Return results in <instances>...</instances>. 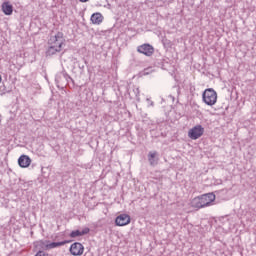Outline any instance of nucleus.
I'll list each match as a JSON object with an SVG mask.
<instances>
[{"instance_id": "nucleus-12", "label": "nucleus", "mask_w": 256, "mask_h": 256, "mask_svg": "<svg viewBox=\"0 0 256 256\" xmlns=\"http://www.w3.org/2000/svg\"><path fill=\"white\" fill-rule=\"evenodd\" d=\"M90 21L93 25H101L103 23V14L96 12L91 15Z\"/></svg>"}, {"instance_id": "nucleus-7", "label": "nucleus", "mask_w": 256, "mask_h": 256, "mask_svg": "<svg viewBox=\"0 0 256 256\" xmlns=\"http://www.w3.org/2000/svg\"><path fill=\"white\" fill-rule=\"evenodd\" d=\"M69 251L73 256H81L85 252V246L79 242H74L71 244Z\"/></svg>"}, {"instance_id": "nucleus-21", "label": "nucleus", "mask_w": 256, "mask_h": 256, "mask_svg": "<svg viewBox=\"0 0 256 256\" xmlns=\"http://www.w3.org/2000/svg\"><path fill=\"white\" fill-rule=\"evenodd\" d=\"M1 81H2V78H1V75H0V83H1Z\"/></svg>"}, {"instance_id": "nucleus-5", "label": "nucleus", "mask_w": 256, "mask_h": 256, "mask_svg": "<svg viewBox=\"0 0 256 256\" xmlns=\"http://www.w3.org/2000/svg\"><path fill=\"white\" fill-rule=\"evenodd\" d=\"M55 81L57 85H67L69 81H73V78L67 72L62 71L56 74Z\"/></svg>"}, {"instance_id": "nucleus-16", "label": "nucleus", "mask_w": 256, "mask_h": 256, "mask_svg": "<svg viewBox=\"0 0 256 256\" xmlns=\"http://www.w3.org/2000/svg\"><path fill=\"white\" fill-rule=\"evenodd\" d=\"M11 90L5 86V84L0 86V95H5L7 93H10Z\"/></svg>"}, {"instance_id": "nucleus-1", "label": "nucleus", "mask_w": 256, "mask_h": 256, "mask_svg": "<svg viewBox=\"0 0 256 256\" xmlns=\"http://www.w3.org/2000/svg\"><path fill=\"white\" fill-rule=\"evenodd\" d=\"M64 45L65 38H63V32H57L54 36H51L48 40V49L46 50L47 57L61 53Z\"/></svg>"}, {"instance_id": "nucleus-10", "label": "nucleus", "mask_w": 256, "mask_h": 256, "mask_svg": "<svg viewBox=\"0 0 256 256\" xmlns=\"http://www.w3.org/2000/svg\"><path fill=\"white\" fill-rule=\"evenodd\" d=\"M34 247L38 251H49V240H37L34 242Z\"/></svg>"}, {"instance_id": "nucleus-14", "label": "nucleus", "mask_w": 256, "mask_h": 256, "mask_svg": "<svg viewBox=\"0 0 256 256\" xmlns=\"http://www.w3.org/2000/svg\"><path fill=\"white\" fill-rule=\"evenodd\" d=\"M67 243H71V240H64V241H61V242H51V241H49L48 251H51V249H57V247H63V245H67Z\"/></svg>"}, {"instance_id": "nucleus-19", "label": "nucleus", "mask_w": 256, "mask_h": 256, "mask_svg": "<svg viewBox=\"0 0 256 256\" xmlns=\"http://www.w3.org/2000/svg\"><path fill=\"white\" fill-rule=\"evenodd\" d=\"M81 3H87L89 0H79Z\"/></svg>"}, {"instance_id": "nucleus-3", "label": "nucleus", "mask_w": 256, "mask_h": 256, "mask_svg": "<svg viewBox=\"0 0 256 256\" xmlns=\"http://www.w3.org/2000/svg\"><path fill=\"white\" fill-rule=\"evenodd\" d=\"M202 100L209 107H213L217 103V92L213 88L206 89L202 94Z\"/></svg>"}, {"instance_id": "nucleus-11", "label": "nucleus", "mask_w": 256, "mask_h": 256, "mask_svg": "<svg viewBox=\"0 0 256 256\" xmlns=\"http://www.w3.org/2000/svg\"><path fill=\"white\" fill-rule=\"evenodd\" d=\"M18 165L23 169L29 167V165H31V158L27 155H21L18 158Z\"/></svg>"}, {"instance_id": "nucleus-2", "label": "nucleus", "mask_w": 256, "mask_h": 256, "mask_svg": "<svg viewBox=\"0 0 256 256\" xmlns=\"http://www.w3.org/2000/svg\"><path fill=\"white\" fill-rule=\"evenodd\" d=\"M213 201H215V194H203L192 199L191 207H193L194 209H203V207H209V205H211Z\"/></svg>"}, {"instance_id": "nucleus-8", "label": "nucleus", "mask_w": 256, "mask_h": 256, "mask_svg": "<svg viewBox=\"0 0 256 256\" xmlns=\"http://www.w3.org/2000/svg\"><path fill=\"white\" fill-rule=\"evenodd\" d=\"M129 223H131V216L128 214H120L115 219L117 227H125V225H129Z\"/></svg>"}, {"instance_id": "nucleus-17", "label": "nucleus", "mask_w": 256, "mask_h": 256, "mask_svg": "<svg viewBox=\"0 0 256 256\" xmlns=\"http://www.w3.org/2000/svg\"><path fill=\"white\" fill-rule=\"evenodd\" d=\"M35 256H49V254L45 253V251H38Z\"/></svg>"}, {"instance_id": "nucleus-22", "label": "nucleus", "mask_w": 256, "mask_h": 256, "mask_svg": "<svg viewBox=\"0 0 256 256\" xmlns=\"http://www.w3.org/2000/svg\"><path fill=\"white\" fill-rule=\"evenodd\" d=\"M150 105L153 107V105H154V104H153V102H152V103H150Z\"/></svg>"}, {"instance_id": "nucleus-15", "label": "nucleus", "mask_w": 256, "mask_h": 256, "mask_svg": "<svg viewBox=\"0 0 256 256\" xmlns=\"http://www.w3.org/2000/svg\"><path fill=\"white\" fill-rule=\"evenodd\" d=\"M2 11L4 15H13V5L9 2H4L2 4Z\"/></svg>"}, {"instance_id": "nucleus-13", "label": "nucleus", "mask_w": 256, "mask_h": 256, "mask_svg": "<svg viewBox=\"0 0 256 256\" xmlns=\"http://www.w3.org/2000/svg\"><path fill=\"white\" fill-rule=\"evenodd\" d=\"M91 231L89 228H84L83 230H73L70 233V237L72 239H75V237H83V235H87Z\"/></svg>"}, {"instance_id": "nucleus-18", "label": "nucleus", "mask_w": 256, "mask_h": 256, "mask_svg": "<svg viewBox=\"0 0 256 256\" xmlns=\"http://www.w3.org/2000/svg\"><path fill=\"white\" fill-rule=\"evenodd\" d=\"M133 93H134L135 97H139V93H140L139 88H134Z\"/></svg>"}, {"instance_id": "nucleus-9", "label": "nucleus", "mask_w": 256, "mask_h": 256, "mask_svg": "<svg viewBox=\"0 0 256 256\" xmlns=\"http://www.w3.org/2000/svg\"><path fill=\"white\" fill-rule=\"evenodd\" d=\"M148 163L151 167L159 165V153L157 151H150L148 153Z\"/></svg>"}, {"instance_id": "nucleus-4", "label": "nucleus", "mask_w": 256, "mask_h": 256, "mask_svg": "<svg viewBox=\"0 0 256 256\" xmlns=\"http://www.w3.org/2000/svg\"><path fill=\"white\" fill-rule=\"evenodd\" d=\"M203 133H205V128H203L201 124H198L189 130L188 137L193 141H196V139L203 137Z\"/></svg>"}, {"instance_id": "nucleus-6", "label": "nucleus", "mask_w": 256, "mask_h": 256, "mask_svg": "<svg viewBox=\"0 0 256 256\" xmlns=\"http://www.w3.org/2000/svg\"><path fill=\"white\" fill-rule=\"evenodd\" d=\"M137 51L146 57H151L155 53V48L151 44H142L137 47Z\"/></svg>"}, {"instance_id": "nucleus-20", "label": "nucleus", "mask_w": 256, "mask_h": 256, "mask_svg": "<svg viewBox=\"0 0 256 256\" xmlns=\"http://www.w3.org/2000/svg\"><path fill=\"white\" fill-rule=\"evenodd\" d=\"M145 75H149V72H147V69L144 72Z\"/></svg>"}]
</instances>
